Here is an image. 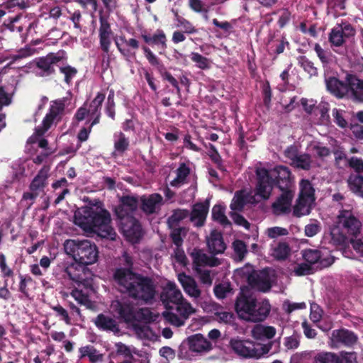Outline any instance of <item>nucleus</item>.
Here are the masks:
<instances>
[{
  "mask_svg": "<svg viewBox=\"0 0 363 363\" xmlns=\"http://www.w3.org/2000/svg\"><path fill=\"white\" fill-rule=\"evenodd\" d=\"M256 297L250 294L249 291L241 290L238 294L235 302V310L239 318L245 320L247 315H250V318L254 320L255 315L250 312L252 308L255 307V304L257 302Z\"/></svg>",
  "mask_w": 363,
  "mask_h": 363,
  "instance_id": "f8f14e48",
  "label": "nucleus"
},
{
  "mask_svg": "<svg viewBox=\"0 0 363 363\" xmlns=\"http://www.w3.org/2000/svg\"><path fill=\"white\" fill-rule=\"evenodd\" d=\"M64 55L65 52L60 50L56 53L50 52L46 56L37 58L35 66L40 71L39 76L47 77L55 74V65L64 60Z\"/></svg>",
  "mask_w": 363,
  "mask_h": 363,
  "instance_id": "9d476101",
  "label": "nucleus"
},
{
  "mask_svg": "<svg viewBox=\"0 0 363 363\" xmlns=\"http://www.w3.org/2000/svg\"><path fill=\"white\" fill-rule=\"evenodd\" d=\"M50 168L44 166L33 178L29 189L32 191H43L48 185V172Z\"/></svg>",
  "mask_w": 363,
  "mask_h": 363,
  "instance_id": "7c9ffc66",
  "label": "nucleus"
},
{
  "mask_svg": "<svg viewBox=\"0 0 363 363\" xmlns=\"http://www.w3.org/2000/svg\"><path fill=\"white\" fill-rule=\"evenodd\" d=\"M338 354L332 352H320L313 357V363H339Z\"/></svg>",
  "mask_w": 363,
  "mask_h": 363,
  "instance_id": "37998d69",
  "label": "nucleus"
},
{
  "mask_svg": "<svg viewBox=\"0 0 363 363\" xmlns=\"http://www.w3.org/2000/svg\"><path fill=\"white\" fill-rule=\"evenodd\" d=\"M114 42L119 52L125 57H135L136 51L140 48L139 41L135 38L127 39L122 35L115 38Z\"/></svg>",
  "mask_w": 363,
  "mask_h": 363,
  "instance_id": "a211bd4d",
  "label": "nucleus"
},
{
  "mask_svg": "<svg viewBox=\"0 0 363 363\" xmlns=\"http://www.w3.org/2000/svg\"><path fill=\"white\" fill-rule=\"evenodd\" d=\"M347 165L353 169L356 174L363 173V160L357 157H352L347 162Z\"/></svg>",
  "mask_w": 363,
  "mask_h": 363,
  "instance_id": "774afa93",
  "label": "nucleus"
},
{
  "mask_svg": "<svg viewBox=\"0 0 363 363\" xmlns=\"http://www.w3.org/2000/svg\"><path fill=\"white\" fill-rule=\"evenodd\" d=\"M337 354L339 363H357V354L354 352L341 351Z\"/></svg>",
  "mask_w": 363,
  "mask_h": 363,
  "instance_id": "338daca9",
  "label": "nucleus"
},
{
  "mask_svg": "<svg viewBox=\"0 0 363 363\" xmlns=\"http://www.w3.org/2000/svg\"><path fill=\"white\" fill-rule=\"evenodd\" d=\"M347 185L352 192L363 197V176L351 174L347 179Z\"/></svg>",
  "mask_w": 363,
  "mask_h": 363,
  "instance_id": "473e14b6",
  "label": "nucleus"
},
{
  "mask_svg": "<svg viewBox=\"0 0 363 363\" xmlns=\"http://www.w3.org/2000/svg\"><path fill=\"white\" fill-rule=\"evenodd\" d=\"M162 315L168 323L174 326L180 327L184 325L185 320L173 311L167 310L162 313Z\"/></svg>",
  "mask_w": 363,
  "mask_h": 363,
  "instance_id": "6e6d98bb",
  "label": "nucleus"
},
{
  "mask_svg": "<svg viewBox=\"0 0 363 363\" xmlns=\"http://www.w3.org/2000/svg\"><path fill=\"white\" fill-rule=\"evenodd\" d=\"M114 137L116 138L114 141L115 152L122 155L129 147V140L122 132L115 133Z\"/></svg>",
  "mask_w": 363,
  "mask_h": 363,
  "instance_id": "58836bf2",
  "label": "nucleus"
},
{
  "mask_svg": "<svg viewBox=\"0 0 363 363\" xmlns=\"http://www.w3.org/2000/svg\"><path fill=\"white\" fill-rule=\"evenodd\" d=\"M225 208L220 204L215 205L212 208V219L223 226L230 225L231 223L225 214Z\"/></svg>",
  "mask_w": 363,
  "mask_h": 363,
  "instance_id": "79ce46f5",
  "label": "nucleus"
},
{
  "mask_svg": "<svg viewBox=\"0 0 363 363\" xmlns=\"http://www.w3.org/2000/svg\"><path fill=\"white\" fill-rule=\"evenodd\" d=\"M271 311V306L268 301H257L255 304V307L252 308L251 313L255 315L254 320L250 318V315H247L244 320L251 323H259L264 321L269 315Z\"/></svg>",
  "mask_w": 363,
  "mask_h": 363,
  "instance_id": "bb28decb",
  "label": "nucleus"
},
{
  "mask_svg": "<svg viewBox=\"0 0 363 363\" xmlns=\"http://www.w3.org/2000/svg\"><path fill=\"white\" fill-rule=\"evenodd\" d=\"M327 90L337 99L352 98L363 101V80L356 74L346 72L340 79L335 77L325 79Z\"/></svg>",
  "mask_w": 363,
  "mask_h": 363,
  "instance_id": "7ed1b4c3",
  "label": "nucleus"
},
{
  "mask_svg": "<svg viewBox=\"0 0 363 363\" xmlns=\"http://www.w3.org/2000/svg\"><path fill=\"white\" fill-rule=\"evenodd\" d=\"M191 60L192 62H195L196 67L201 69H208L210 68L208 59L198 52H191Z\"/></svg>",
  "mask_w": 363,
  "mask_h": 363,
  "instance_id": "bf43d9fd",
  "label": "nucleus"
},
{
  "mask_svg": "<svg viewBox=\"0 0 363 363\" xmlns=\"http://www.w3.org/2000/svg\"><path fill=\"white\" fill-rule=\"evenodd\" d=\"M256 174L255 194L262 199L269 198L274 186H275L270 169L266 168H257Z\"/></svg>",
  "mask_w": 363,
  "mask_h": 363,
  "instance_id": "1a4fd4ad",
  "label": "nucleus"
},
{
  "mask_svg": "<svg viewBox=\"0 0 363 363\" xmlns=\"http://www.w3.org/2000/svg\"><path fill=\"white\" fill-rule=\"evenodd\" d=\"M299 198L308 202L315 201V189L309 180L302 179L301 181Z\"/></svg>",
  "mask_w": 363,
  "mask_h": 363,
  "instance_id": "72a5a7b5",
  "label": "nucleus"
},
{
  "mask_svg": "<svg viewBox=\"0 0 363 363\" xmlns=\"http://www.w3.org/2000/svg\"><path fill=\"white\" fill-rule=\"evenodd\" d=\"M312 164L311 156L308 153H301L293 162H290L292 167L305 171H309L312 167Z\"/></svg>",
  "mask_w": 363,
  "mask_h": 363,
  "instance_id": "e433bc0d",
  "label": "nucleus"
},
{
  "mask_svg": "<svg viewBox=\"0 0 363 363\" xmlns=\"http://www.w3.org/2000/svg\"><path fill=\"white\" fill-rule=\"evenodd\" d=\"M94 323L100 330L112 332L113 333H117L120 331L116 320L104 313H99L94 320Z\"/></svg>",
  "mask_w": 363,
  "mask_h": 363,
  "instance_id": "cd10ccee",
  "label": "nucleus"
},
{
  "mask_svg": "<svg viewBox=\"0 0 363 363\" xmlns=\"http://www.w3.org/2000/svg\"><path fill=\"white\" fill-rule=\"evenodd\" d=\"M64 272L71 280L76 282L79 287L83 286L86 290L93 289L91 273L86 266L77 262L71 263L65 267Z\"/></svg>",
  "mask_w": 363,
  "mask_h": 363,
  "instance_id": "423d86ee",
  "label": "nucleus"
},
{
  "mask_svg": "<svg viewBox=\"0 0 363 363\" xmlns=\"http://www.w3.org/2000/svg\"><path fill=\"white\" fill-rule=\"evenodd\" d=\"M161 300L168 310L172 305L184 301L182 294L174 282H168L161 294Z\"/></svg>",
  "mask_w": 363,
  "mask_h": 363,
  "instance_id": "412c9836",
  "label": "nucleus"
},
{
  "mask_svg": "<svg viewBox=\"0 0 363 363\" xmlns=\"http://www.w3.org/2000/svg\"><path fill=\"white\" fill-rule=\"evenodd\" d=\"M22 20L27 21L26 18L22 19L21 16L16 15L14 17H9L4 23V26H6L11 31H18L21 33L24 29L23 23L21 22Z\"/></svg>",
  "mask_w": 363,
  "mask_h": 363,
  "instance_id": "a18cd8bd",
  "label": "nucleus"
},
{
  "mask_svg": "<svg viewBox=\"0 0 363 363\" xmlns=\"http://www.w3.org/2000/svg\"><path fill=\"white\" fill-rule=\"evenodd\" d=\"M111 308L125 323L135 322L136 308L130 300H115L112 301Z\"/></svg>",
  "mask_w": 363,
  "mask_h": 363,
  "instance_id": "2eb2a0df",
  "label": "nucleus"
},
{
  "mask_svg": "<svg viewBox=\"0 0 363 363\" xmlns=\"http://www.w3.org/2000/svg\"><path fill=\"white\" fill-rule=\"evenodd\" d=\"M324 240L337 250H341L345 257H349L350 238L337 223L331 226L328 233H325Z\"/></svg>",
  "mask_w": 363,
  "mask_h": 363,
  "instance_id": "6e6552de",
  "label": "nucleus"
},
{
  "mask_svg": "<svg viewBox=\"0 0 363 363\" xmlns=\"http://www.w3.org/2000/svg\"><path fill=\"white\" fill-rule=\"evenodd\" d=\"M252 334L257 338L265 337L272 339L276 335V329L273 326L257 325L252 329Z\"/></svg>",
  "mask_w": 363,
  "mask_h": 363,
  "instance_id": "a19ab883",
  "label": "nucleus"
},
{
  "mask_svg": "<svg viewBox=\"0 0 363 363\" xmlns=\"http://www.w3.org/2000/svg\"><path fill=\"white\" fill-rule=\"evenodd\" d=\"M230 347L238 355L244 358L259 359L267 354L272 348V344L262 345L248 340H230Z\"/></svg>",
  "mask_w": 363,
  "mask_h": 363,
  "instance_id": "39448f33",
  "label": "nucleus"
},
{
  "mask_svg": "<svg viewBox=\"0 0 363 363\" xmlns=\"http://www.w3.org/2000/svg\"><path fill=\"white\" fill-rule=\"evenodd\" d=\"M281 191V194L272 206L273 213L276 215L287 214L291 212V203L295 194V190Z\"/></svg>",
  "mask_w": 363,
  "mask_h": 363,
  "instance_id": "f3484780",
  "label": "nucleus"
},
{
  "mask_svg": "<svg viewBox=\"0 0 363 363\" xmlns=\"http://www.w3.org/2000/svg\"><path fill=\"white\" fill-rule=\"evenodd\" d=\"M53 105H51L48 113L43 120V125L47 128H50L55 121L61 119V115L63 113L65 108V100L60 99L55 101Z\"/></svg>",
  "mask_w": 363,
  "mask_h": 363,
  "instance_id": "b1692460",
  "label": "nucleus"
},
{
  "mask_svg": "<svg viewBox=\"0 0 363 363\" xmlns=\"http://www.w3.org/2000/svg\"><path fill=\"white\" fill-rule=\"evenodd\" d=\"M65 250L74 260L84 266L94 264L99 257L96 245L89 240H67L65 241Z\"/></svg>",
  "mask_w": 363,
  "mask_h": 363,
  "instance_id": "20e7f679",
  "label": "nucleus"
},
{
  "mask_svg": "<svg viewBox=\"0 0 363 363\" xmlns=\"http://www.w3.org/2000/svg\"><path fill=\"white\" fill-rule=\"evenodd\" d=\"M123 235L131 241H138L143 236L142 227L133 216L118 218Z\"/></svg>",
  "mask_w": 363,
  "mask_h": 363,
  "instance_id": "4468645a",
  "label": "nucleus"
},
{
  "mask_svg": "<svg viewBox=\"0 0 363 363\" xmlns=\"http://www.w3.org/2000/svg\"><path fill=\"white\" fill-rule=\"evenodd\" d=\"M18 278L20 280L18 284V291L21 292L24 297L30 298L28 286L33 284L35 282L34 280L28 274H19Z\"/></svg>",
  "mask_w": 363,
  "mask_h": 363,
  "instance_id": "de8ad7c7",
  "label": "nucleus"
},
{
  "mask_svg": "<svg viewBox=\"0 0 363 363\" xmlns=\"http://www.w3.org/2000/svg\"><path fill=\"white\" fill-rule=\"evenodd\" d=\"M190 168L184 162L181 163L176 170L177 177L170 182V185L172 187H180L187 182V177L190 174Z\"/></svg>",
  "mask_w": 363,
  "mask_h": 363,
  "instance_id": "2f4dec72",
  "label": "nucleus"
},
{
  "mask_svg": "<svg viewBox=\"0 0 363 363\" xmlns=\"http://www.w3.org/2000/svg\"><path fill=\"white\" fill-rule=\"evenodd\" d=\"M303 259L310 265L318 263L321 258V252L318 250L306 249L301 252Z\"/></svg>",
  "mask_w": 363,
  "mask_h": 363,
  "instance_id": "3c124183",
  "label": "nucleus"
},
{
  "mask_svg": "<svg viewBox=\"0 0 363 363\" xmlns=\"http://www.w3.org/2000/svg\"><path fill=\"white\" fill-rule=\"evenodd\" d=\"M79 287L75 288L71 292V296L80 304L86 306V308H92L93 303L89 299L87 293L83 291L82 289H79Z\"/></svg>",
  "mask_w": 363,
  "mask_h": 363,
  "instance_id": "c03bdc74",
  "label": "nucleus"
},
{
  "mask_svg": "<svg viewBox=\"0 0 363 363\" xmlns=\"http://www.w3.org/2000/svg\"><path fill=\"white\" fill-rule=\"evenodd\" d=\"M270 171L274 185L280 191L295 190L294 177L288 167L277 165Z\"/></svg>",
  "mask_w": 363,
  "mask_h": 363,
  "instance_id": "9b49d317",
  "label": "nucleus"
},
{
  "mask_svg": "<svg viewBox=\"0 0 363 363\" xmlns=\"http://www.w3.org/2000/svg\"><path fill=\"white\" fill-rule=\"evenodd\" d=\"M247 196L245 191L240 190L236 191L230 205L231 210L242 211L247 202Z\"/></svg>",
  "mask_w": 363,
  "mask_h": 363,
  "instance_id": "4c0bfd02",
  "label": "nucleus"
},
{
  "mask_svg": "<svg viewBox=\"0 0 363 363\" xmlns=\"http://www.w3.org/2000/svg\"><path fill=\"white\" fill-rule=\"evenodd\" d=\"M135 322L150 323L153 321V313L148 308H137L135 311Z\"/></svg>",
  "mask_w": 363,
  "mask_h": 363,
  "instance_id": "13d9d810",
  "label": "nucleus"
},
{
  "mask_svg": "<svg viewBox=\"0 0 363 363\" xmlns=\"http://www.w3.org/2000/svg\"><path fill=\"white\" fill-rule=\"evenodd\" d=\"M215 296L218 299H223L233 292V288L229 282L220 283L214 286Z\"/></svg>",
  "mask_w": 363,
  "mask_h": 363,
  "instance_id": "864d4df0",
  "label": "nucleus"
},
{
  "mask_svg": "<svg viewBox=\"0 0 363 363\" xmlns=\"http://www.w3.org/2000/svg\"><path fill=\"white\" fill-rule=\"evenodd\" d=\"M247 282L253 289L267 292L272 288L270 276L267 269L252 271L247 276Z\"/></svg>",
  "mask_w": 363,
  "mask_h": 363,
  "instance_id": "ddd939ff",
  "label": "nucleus"
},
{
  "mask_svg": "<svg viewBox=\"0 0 363 363\" xmlns=\"http://www.w3.org/2000/svg\"><path fill=\"white\" fill-rule=\"evenodd\" d=\"M59 70L60 72L64 75V82L68 86L72 84V79L78 73L77 68L68 64L59 67Z\"/></svg>",
  "mask_w": 363,
  "mask_h": 363,
  "instance_id": "09e8293b",
  "label": "nucleus"
},
{
  "mask_svg": "<svg viewBox=\"0 0 363 363\" xmlns=\"http://www.w3.org/2000/svg\"><path fill=\"white\" fill-rule=\"evenodd\" d=\"M142 50L149 63L152 66L157 67L158 72L161 74L162 77L164 78V73L168 72L166 70L164 65L161 62L160 59L151 51V50L148 47H147L146 45H143Z\"/></svg>",
  "mask_w": 363,
  "mask_h": 363,
  "instance_id": "f704fd0d",
  "label": "nucleus"
},
{
  "mask_svg": "<svg viewBox=\"0 0 363 363\" xmlns=\"http://www.w3.org/2000/svg\"><path fill=\"white\" fill-rule=\"evenodd\" d=\"M138 196L124 195L120 198V203L116 208L115 212L118 218L133 216L138 208Z\"/></svg>",
  "mask_w": 363,
  "mask_h": 363,
  "instance_id": "6ab92c4d",
  "label": "nucleus"
},
{
  "mask_svg": "<svg viewBox=\"0 0 363 363\" xmlns=\"http://www.w3.org/2000/svg\"><path fill=\"white\" fill-rule=\"evenodd\" d=\"M314 50L323 65L330 62L332 57V53L330 51L323 49L318 43L315 44Z\"/></svg>",
  "mask_w": 363,
  "mask_h": 363,
  "instance_id": "052dcab7",
  "label": "nucleus"
},
{
  "mask_svg": "<svg viewBox=\"0 0 363 363\" xmlns=\"http://www.w3.org/2000/svg\"><path fill=\"white\" fill-rule=\"evenodd\" d=\"M112 278L118 290L129 298L145 304L155 301L157 294L155 280L135 272L133 257L127 252L118 258Z\"/></svg>",
  "mask_w": 363,
  "mask_h": 363,
  "instance_id": "f257e3e1",
  "label": "nucleus"
},
{
  "mask_svg": "<svg viewBox=\"0 0 363 363\" xmlns=\"http://www.w3.org/2000/svg\"><path fill=\"white\" fill-rule=\"evenodd\" d=\"M337 223L350 238H357L362 230V223L352 211L341 210L337 217Z\"/></svg>",
  "mask_w": 363,
  "mask_h": 363,
  "instance_id": "0eeeda50",
  "label": "nucleus"
},
{
  "mask_svg": "<svg viewBox=\"0 0 363 363\" xmlns=\"http://www.w3.org/2000/svg\"><path fill=\"white\" fill-rule=\"evenodd\" d=\"M191 256L193 257V262L196 267L207 266L208 256L206 254L201 250H196L191 253Z\"/></svg>",
  "mask_w": 363,
  "mask_h": 363,
  "instance_id": "680f3d73",
  "label": "nucleus"
},
{
  "mask_svg": "<svg viewBox=\"0 0 363 363\" xmlns=\"http://www.w3.org/2000/svg\"><path fill=\"white\" fill-rule=\"evenodd\" d=\"M80 352L79 358L82 359L88 357L91 363H96L103 360V354L99 353L96 349L92 345L82 347L79 350Z\"/></svg>",
  "mask_w": 363,
  "mask_h": 363,
  "instance_id": "c9c22d12",
  "label": "nucleus"
},
{
  "mask_svg": "<svg viewBox=\"0 0 363 363\" xmlns=\"http://www.w3.org/2000/svg\"><path fill=\"white\" fill-rule=\"evenodd\" d=\"M178 279L181 283L184 291L190 296L199 298L201 296V290L199 289L196 281L190 276L180 274Z\"/></svg>",
  "mask_w": 363,
  "mask_h": 363,
  "instance_id": "c85d7f7f",
  "label": "nucleus"
},
{
  "mask_svg": "<svg viewBox=\"0 0 363 363\" xmlns=\"http://www.w3.org/2000/svg\"><path fill=\"white\" fill-rule=\"evenodd\" d=\"M210 202L206 200L204 202L196 203L193 206L190 216V220L194 222L196 227L204 225L208 213Z\"/></svg>",
  "mask_w": 363,
  "mask_h": 363,
  "instance_id": "5701e85b",
  "label": "nucleus"
},
{
  "mask_svg": "<svg viewBox=\"0 0 363 363\" xmlns=\"http://www.w3.org/2000/svg\"><path fill=\"white\" fill-rule=\"evenodd\" d=\"M215 316L219 322L224 323L225 324H233L235 320V314L232 312L218 311L215 313Z\"/></svg>",
  "mask_w": 363,
  "mask_h": 363,
  "instance_id": "0e129e2a",
  "label": "nucleus"
},
{
  "mask_svg": "<svg viewBox=\"0 0 363 363\" xmlns=\"http://www.w3.org/2000/svg\"><path fill=\"white\" fill-rule=\"evenodd\" d=\"M142 38L144 42L150 45H156L162 51L167 49V37L162 30H157L153 35L142 34Z\"/></svg>",
  "mask_w": 363,
  "mask_h": 363,
  "instance_id": "c756f323",
  "label": "nucleus"
},
{
  "mask_svg": "<svg viewBox=\"0 0 363 363\" xmlns=\"http://www.w3.org/2000/svg\"><path fill=\"white\" fill-rule=\"evenodd\" d=\"M343 31L339 27L331 29L328 36V41L332 47H340L345 42V38L342 35Z\"/></svg>",
  "mask_w": 363,
  "mask_h": 363,
  "instance_id": "49530a36",
  "label": "nucleus"
},
{
  "mask_svg": "<svg viewBox=\"0 0 363 363\" xmlns=\"http://www.w3.org/2000/svg\"><path fill=\"white\" fill-rule=\"evenodd\" d=\"M291 248L286 242H279L273 250V256L277 260H284L289 255Z\"/></svg>",
  "mask_w": 363,
  "mask_h": 363,
  "instance_id": "8fccbe9b",
  "label": "nucleus"
},
{
  "mask_svg": "<svg viewBox=\"0 0 363 363\" xmlns=\"http://www.w3.org/2000/svg\"><path fill=\"white\" fill-rule=\"evenodd\" d=\"M99 23L100 27L99 29V43L101 50L106 52L108 53L110 51V46L111 44V37L113 35V33L111 30V24L108 22V16L102 14V11L100 12L99 16Z\"/></svg>",
  "mask_w": 363,
  "mask_h": 363,
  "instance_id": "dca6fc26",
  "label": "nucleus"
},
{
  "mask_svg": "<svg viewBox=\"0 0 363 363\" xmlns=\"http://www.w3.org/2000/svg\"><path fill=\"white\" fill-rule=\"evenodd\" d=\"M164 204L163 197L158 193L140 197V208L147 215L157 213Z\"/></svg>",
  "mask_w": 363,
  "mask_h": 363,
  "instance_id": "aec40b11",
  "label": "nucleus"
},
{
  "mask_svg": "<svg viewBox=\"0 0 363 363\" xmlns=\"http://www.w3.org/2000/svg\"><path fill=\"white\" fill-rule=\"evenodd\" d=\"M190 351L196 353H206L212 350V344L203 335L197 333L187 338Z\"/></svg>",
  "mask_w": 363,
  "mask_h": 363,
  "instance_id": "4be33fe9",
  "label": "nucleus"
},
{
  "mask_svg": "<svg viewBox=\"0 0 363 363\" xmlns=\"http://www.w3.org/2000/svg\"><path fill=\"white\" fill-rule=\"evenodd\" d=\"M298 64L311 77L318 75V69L314 66L313 62L306 56H301L299 57Z\"/></svg>",
  "mask_w": 363,
  "mask_h": 363,
  "instance_id": "4d7b16f0",
  "label": "nucleus"
},
{
  "mask_svg": "<svg viewBox=\"0 0 363 363\" xmlns=\"http://www.w3.org/2000/svg\"><path fill=\"white\" fill-rule=\"evenodd\" d=\"M263 103L267 108L271 106L272 91L269 81H266L262 86Z\"/></svg>",
  "mask_w": 363,
  "mask_h": 363,
  "instance_id": "e2e57ef3",
  "label": "nucleus"
},
{
  "mask_svg": "<svg viewBox=\"0 0 363 363\" xmlns=\"http://www.w3.org/2000/svg\"><path fill=\"white\" fill-rule=\"evenodd\" d=\"M189 216V211L186 209L177 208L173 211L172 214L168 218V223L171 225H177L182 220Z\"/></svg>",
  "mask_w": 363,
  "mask_h": 363,
  "instance_id": "5fc2aeb1",
  "label": "nucleus"
},
{
  "mask_svg": "<svg viewBox=\"0 0 363 363\" xmlns=\"http://www.w3.org/2000/svg\"><path fill=\"white\" fill-rule=\"evenodd\" d=\"M206 243L209 252L213 255L222 254L226 249L222 233L216 230L211 232L206 238Z\"/></svg>",
  "mask_w": 363,
  "mask_h": 363,
  "instance_id": "393cba45",
  "label": "nucleus"
},
{
  "mask_svg": "<svg viewBox=\"0 0 363 363\" xmlns=\"http://www.w3.org/2000/svg\"><path fill=\"white\" fill-rule=\"evenodd\" d=\"M74 223L86 232L95 233L103 238L114 240L116 233L111 225L109 211L101 201L90 202L75 211Z\"/></svg>",
  "mask_w": 363,
  "mask_h": 363,
  "instance_id": "f03ea898",
  "label": "nucleus"
},
{
  "mask_svg": "<svg viewBox=\"0 0 363 363\" xmlns=\"http://www.w3.org/2000/svg\"><path fill=\"white\" fill-rule=\"evenodd\" d=\"M52 309L56 313V315L60 318V320H63L67 325H71V318L68 311L61 305L57 304V306H52Z\"/></svg>",
  "mask_w": 363,
  "mask_h": 363,
  "instance_id": "69168bd1",
  "label": "nucleus"
},
{
  "mask_svg": "<svg viewBox=\"0 0 363 363\" xmlns=\"http://www.w3.org/2000/svg\"><path fill=\"white\" fill-rule=\"evenodd\" d=\"M332 340L336 344L352 347L357 342L358 337L353 331L341 328L332 332Z\"/></svg>",
  "mask_w": 363,
  "mask_h": 363,
  "instance_id": "a878e982",
  "label": "nucleus"
},
{
  "mask_svg": "<svg viewBox=\"0 0 363 363\" xmlns=\"http://www.w3.org/2000/svg\"><path fill=\"white\" fill-rule=\"evenodd\" d=\"M169 310L175 311L176 313L184 320H186L194 312L191 304L185 300L176 303V305H172Z\"/></svg>",
  "mask_w": 363,
  "mask_h": 363,
  "instance_id": "ea45409f",
  "label": "nucleus"
},
{
  "mask_svg": "<svg viewBox=\"0 0 363 363\" xmlns=\"http://www.w3.org/2000/svg\"><path fill=\"white\" fill-rule=\"evenodd\" d=\"M182 228H177L173 230V232L171 233L170 237L172 240V242L177 246V253L176 255V257L177 260L182 262V259H185V255L184 254V252L182 253H179V248L183 244V239L182 238Z\"/></svg>",
  "mask_w": 363,
  "mask_h": 363,
  "instance_id": "603ef678",
  "label": "nucleus"
}]
</instances>
